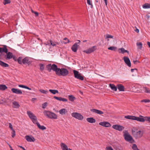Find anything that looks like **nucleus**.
I'll return each instance as SVG.
<instances>
[{
  "label": "nucleus",
  "instance_id": "nucleus-1",
  "mask_svg": "<svg viewBox=\"0 0 150 150\" xmlns=\"http://www.w3.org/2000/svg\"><path fill=\"white\" fill-rule=\"evenodd\" d=\"M125 118L127 119L137 120L142 122H144L146 121L150 123V117H143L140 115L139 117H136L134 116L129 115L125 116Z\"/></svg>",
  "mask_w": 150,
  "mask_h": 150
},
{
  "label": "nucleus",
  "instance_id": "nucleus-2",
  "mask_svg": "<svg viewBox=\"0 0 150 150\" xmlns=\"http://www.w3.org/2000/svg\"><path fill=\"white\" fill-rule=\"evenodd\" d=\"M132 133L133 137L136 139H138L141 138L144 134L143 130H141L136 128H134L132 130Z\"/></svg>",
  "mask_w": 150,
  "mask_h": 150
},
{
  "label": "nucleus",
  "instance_id": "nucleus-3",
  "mask_svg": "<svg viewBox=\"0 0 150 150\" xmlns=\"http://www.w3.org/2000/svg\"><path fill=\"white\" fill-rule=\"evenodd\" d=\"M55 73L56 75L59 76H67L69 74L68 71L65 68H62L61 69L58 68L57 66L55 71Z\"/></svg>",
  "mask_w": 150,
  "mask_h": 150
},
{
  "label": "nucleus",
  "instance_id": "nucleus-4",
  "mask_svg": "<svg viewBox=\"0 0 150 150\" xmlns=\"http://www.w3.org/2000/svg\"><path fill=\"white\" fill-rule=\"evenodd\" d=\"M17 62L20 64H27L28 65L30 64L32 62L30 58L29 57L23 58L22 57H20L17 59Z\"/></svg>",
  "mask_w": 150,
  "mask_h": 150
},
{
  "label": "nucleus",
  "instance_id": "nucleus-5",
  "mask_svg": "<svg viewBox=\"0 0 150 150\" xmlns=\"http://www.w3.org/2000/svg\"><path fill=\"white\" fill-rule=\"evenodd\" d=\"M43 113L45 116L49 118L56 119L57 118V115L55 113L49 110H45L44 111Z\"/></svg>",
  "mask_w": 150,
  "mask_h": 150
},
{
  "label": "nucleus",
  "instance_id": "nucleus-6",
  "mask_svg": "<svg viewBox=\"0 0 150 150\" xmlns=\"http://www.w3.org/2000/svg\"><path fill=\"white\" fill-rule=\"evenodd\" d=\"M124 133L123 137L125 140L130 143H132L135 142L134 140L133 139L132 137L128 132V131L125 130L123 132Z\"/></svg>",
  "mask_w": 150,
  "mask_h": 150
},
{
  "label": "nucleus",
  "instance_id": "nucleus-7",
  "mask_svg": "<svg viewBox=\"0 0 150 150\" xmlns=\"http://www.w3.org/2000/svg\"><path fill=\"white\" fill-rule=\"evenodd\" d=\"M27 114L33 122L35 124L38 122L36 116L31 111H28Z\"/></svg>",
  "mask_w": 150,
  "mask_h": 150
},
{
  "label": "nucleus",
  "instance_id": "nucleus-8",
  "mask_svg": "<svg viewBox=\"0 0 150 150\" xmlns=\"http://www.w3.org/2000/svg\"><path fill=\"white\" fill-rule=\"evenodd\" d=\"M71 116L74 117L79 120H82L84 119L81 113L74 112L71 113Z\"/></svg>",
  "mask_w": 150,
  "mask_h": 150
},
{
  "label": "nucleus",
  "instance_id": "nucleus-9",
  "mask_svg": "<svg viewBox=\"0 0 150 150\" xmlns=\"http://www.w3.org/2000/svg\"><path fill=\"white\" fill-rule=\"evenodd\" d=\"M57 65L55 64H49L47 65L46 68L47 70L49 72L51 71L52 70L55 72L56 68H57Z\"/></svg>",
  "mask_w": 150,
  "mask_h": 150
},
{
  "label": "nucleus",
  "instance_id": "nucleus-10",
  "mask_svg": "<svg viewBox=\"0 0 150 150\" xmlns=\"http://www.w3.org/2000/svg\"><path fill=\"white\" fill-rule=\"evenodd\" d=\"M73 73L74 77L75 78L82 81L83 80L84 77L83 76H81V74L78 71L74 70L73 71Z\"/></svg>",
  "mask_w": 150,
  "mask_h": 150
},
{
  "label": "nucleus",
  "instance_id": "nucleus-11",
  "mask_svg": "<svg viewBox=\"0 0 150 150\" xmlns=\"http://www.w3.org/2000/svg\"><path fill=\"white\" fill-rule=\"evenodd\" d=\"M97 47L96 46H93L90 48L86 50H84L83 52L84 53H85L87 54H90L96 50Z\"/></svg>",
  "mask_w": 150,
  "mask_h": 150
},
{
  "label": "nucleus",
  "instance_id": "nucleus-12",
  "mask_svg": "<svg viewBox=\"0 0 150 150\" xmlns=\"http://www.w3.org/2000/svg\"><path fill=\"white\" fill-rule=\"evenodd\" d=\"M112 127L114 129L120 131H122L124 129L123 126L118 125H113Z\"/></svg>",
  "mask_w": 150,
  "mask_h": 150
},
{
  "label": "nucleus",
  "instance_id": "nucleus-13",
  "mask_svg": "<svg viewBox=\"0 0 150 150\" xmlns=\"http://www.w3.org/2000/svg\"><path fill=\"white\" fill-rule=\"evenodd\" d=\"M99 124L104 127H108L111 126V124L107 121H103L100 122Z\"/></svg>",
  "mask_w": 150,
  "mask_h": 150
},
{
  "label": "nucleus",
  "instance_id": "nucleus-14",
  "mask_svg": "<svg viewBox=\"0 0 150 150\" xmlns=\"http://www.w3.org/2000/svg\"><path fill=\"white\" fill-rule=\"evenodd\" d=\"M78 41L79 42L75 43L73 45L71 48L72 50L74 52H76L79 46V45H77V43H79L80 42V41L79 40H78Z\"/></svg>",
  "mask_w": 150,
  "mask_h": 150
},
{
  "label": "nucleus",
  "instance_id": "nucleus-15",
  "mask_svg": "<svg viewBox=\"0 0 150 150\" xmlns=\"http://www.w3.org/2000/svg\"><path fill=\"white\" fill-rule=\"evenodd\" d=\"M25 138L26 140L28 142H34L35 141V138L32 136L26 135Z\"/></svg>",
  "mask_w": 150,
  "mask_h": 150
},
{
  "label": "nucleus",
  "instance_id": "nucleus-16",
  "mask_svg": "<svg viewBox=\"0 0 150 150\" xmlns=\"http://www.w3.org/2000/svg\"><path fill=\"white\" fill-rule=\"evenodd\" d=\"M124 60L127 66L130 67H131V63L129 59L127 57L125 56L123 57Z\"/></svg>",
  "mask_w": 150,
  "mask_h": 150
},
{
  "label": "nucleus",
  "instance_id": "nucleus-17",
  "mask_svg": "<svg viewBox=\"0 0 150 150\" xmlns=\"http://www.w3.org/2000/svg\"><path fill=\"white\" fill-rule=\"evenodd\" d=\"M11 91L14 93L18 94H22V91L19 89L13 88L11 89Z\"/></svg>",
  "mask_w": 150,
  "mask_h": 150
},
{
  "label": "nucleus",
  "instance_id": "nucleus-18",
  "mask_svg": "<svg viewBox=\"0 0 150 150\" xmlns=\"http://www.w3.org/2000/svg\"><path fill=\"white\" fill-rule=\"evenodd\" d=\"M61 146L62 150H72L70 148H68L67 146L64 143H61Z\"/></svg>",
  "mask_w": 150,
  "mask_h": 150
},
{
  "label": "nucleus",
  "instance_id": "nucleus-19",
  "mask_svg": "<svg viewBox=\"0 0 150 150\" xmlns=\"http://www.w3.org/2000/svg\"><path fill=\"white\" fill-rule=\"evenodd\" d=\"M91 111L95 112L96 113L99 114V115H102L103 114V112L101 110H97L96 109H91Z\"/></svg>",
  "mask_w": 150,
  "mask_h": 150
},
{
  "label": "nucleus",
  "instance_id": "nucleus-20",
  "mask_svg": "<svg viewBox=\"0 0 150 150\" xmlns=\"http://www.w3.org/2000/svg\"><path fill=\"white\" fill-rule=\"evenodd\" d=\"M59 112L60 114L63 115L67 113V111L66 109L62 108L60 110Z\"/></svg>",
  "mask_w": 150,
  "mask_h": 150
},
{
  "label": "nucleus",
  "instance_id": "nucleus-21",
  "mask_svg": "<svg viewBox=\"0 0 150 150\" xmlns=\"http://www.w3.org/2000/svg\"><path fill=\"white\" fill-rule=\"evenodd\" d=\"M54 98L55 99L59 101H62L63 102H66L67 101V100L65 98H62L61 97H58L56 96L54 97Z\"/></svg>",
  "mask_w": 150,
  "mask_h": 150
},
{
  "label": "nucleus",
  "instance_id": "nucleus-22",
  "mask_svg": "<svg viewBox=\"0 0 150 150\" xmlns=\"http://www.w3.org/2000/svg\"><path fill=\"white\" fill-rule=\"evenodd\" d=\"M141 91H143L144 93H150V88L147 87H143Z\"/></svg>",
  "mask_w": 150,
  "mask_h": 150
},
{
  "label": "nucleus",
  "instance_id": "nucleus-23",
  "mask_svg": "<svg viewBox=\"0 0 150 150\" xmlns=\"http://www.w3.org/2000/svg\"><path fill=\"white\" fill-rule=\"evenodd\" d=\"M13 107L14 108H18L20 107L19 103L16 101H14L12 102Z\"/></svg>",
  "mask_w": 150,
  "mask_h": 150
},
{
  "label": "nucleus",
  "instance_id": "nucleus-24",
  "mask_svg": "<svg viewBox=\"0 0 150 150\" xmlns=\"http://www.w3.org/2000/svg\"><path fill=\"white\" fill-rule=\"evenodd\" d=\"M87 121L90 123H94L96 122V120L93 117H90L86 118Z\"/></svg>",
  "mask_w": 150,
  "mask_h": 150
},
{
  "label": "nucleus",
  "instance_id": "nucleus-25",
  "mask_svg": "<svg viewBox=\"0 0 150 150\" xmlns=\"http://www.w3.org/2000/svg\"><path fill=\"white\" fill-rule=\"evenodd\" d=\"M118 89L120 91H124L125 88L124 86L121 84H118L117 85Z\"/></svg>",
  "mask_w": 150,
  "mask_h": 150
},
{
  "label": "nucleus",
  "instance_id": "nucleus-26",
  "mask_svg": "<svg viewBox=\"0 0 150 150\" xmlns=\"http://www.w3.org/2000/svg\"><path fill=\"white\" fill-rule=\"evenodd\" d=\"M119 52L120 53H122L124 54L125 52H127L128 54L129 53V51L127 50H125L124 48H122L118 49Z\"/></svg>",
  "mask_w": 150,
  "mask_h": 150
},
{
  "label": "nucleus",
  "instance_id": "nucleus-27",
  "mask_svg": "<svg viewBox=\"0 0 150 150\" xmlns=\"http://www.w3.org/2000/svg\"><path fill=\"white\" fill-rule=\"evenodd\" d=\"M38 127V128L41 130H44L46 129V127L44 126H41L40 124L37 122L36 123H35Z\"/></svg>",
  "mask_w": 150,
  "mask_h": 150
},
{
  "label": "nucleus",
  "instance_id": "nucleus-28",
  "mask_svg": "<svg viewBox=\"0 0 150 150\" xmlns=\"http://www.w3.org/2000/svg\"><path fill=\"white\" fill-rule=\"evenodd\" d=\"M109 86L111 88L115 91H116L117 90V87L114 84H110Z\"/></svg>",
  "mask_w": 150,
  "mask_h": 150
},
{
  "label": "nucleus",
  "instance_id": "nucleus-29",
  "mask_svg": "<svg viewBox=\"0 0 150 150\" xmlns=\"http://www.w3.org/2000/svg\"><path fill=\"white\" fill-rule=\"evenodd\" d=\"M0 65L3 67H7L9 66L8 65L4 62L0 60Z\"/></svg>",
  "mask_w": 150,
  "mask_h": 150
},
{
  "label": "nucleus",
  "instance_id": "nucleus-30",
  "mask_svg": "<svg viewBox=\"0 0 150 150\" xmlns=\"http://www.w3.org/2000/svg\"><path fill=\"white\" fill-rule=\"evenodd\" d=\"M7 87L4 85H0V90L4 91L7 89Z\"/></svg>",
  "mask_w": 150,
  "mask_h": 150
},
{
  "label": "nucleus",
  "instance_id": "nucleus-31",
  "mask_svg": "<svg viewBox=\"0 0 150 150\" xmlns=\"http://www.w3.org/2000/svg\"><path fill=\"white\" fill-rule=\"evenodd\" d=\"M50 45H52V46L54 47L56 45H58L59 43L57 42H53L51 40H50Z\"/></svg>",
  "mask_w": 150,
  "mask_h": 150
},
{
  "label": "nucleus",
  "instance_id": "nucleus-32",
  "mask_svg": "<svg viewBox=\"0 0 150 150\" xmlns=\"http://www.w3.org/2000/svg\"><path fill=\"white\" fill-rule=\"evenodd\" d=\"M49 91L50 92L54 94H55L56 93H59L58 91L56 90L50 89Z\"/></svg>",
  "mask_w": 150,
  "mask_h": 150
},
{
  "label": "nucleus",
  "instance_id": "nucleus-33",
  "mask_svg": "<svg viewBox=\"0 0 150 150\" xmlns=\"http://www.w3.org/2000/svg\"><path fill=\"white\" fill-rule=\"evenodd\" d=\"M142 7L144 8H150V4H145L142 6Z\"/></svg>",
  "mask_w": 150,
  "mask_h": 150
},
{
  "label": "nucleus",
  "instance_id": "nucleus-34",
  "mask_svg": "<svg viewBox=\"0 0 150 150\" xmlns=\"http://www.w3.org/2000/svg\"><path fill=\"white\" fill-rule=\"evenodd\" d=\"M69 98L70 101H74L75 99V98L72 95H69Z\"/></svg>",
  "mask_w": 150,
  "mask_h": 150
},
{
  "label": "nucleus",
  "instance_id": "nucleus-35",
  "mask_svg": "<svg viewBox=\"0 0 150 150\" xmlns=\"http://www.w3.org/2000/svg\"><path fill=\"white\" fill-rule=\"evenodd\" d=\"M40 70L42 71L44 70L45 66L43 64H40Z\"/></svg>",
  "mask_w": 150,
  "mask_h": 150
},
{
  "label": "nucleus",
  "instance_id": "nucleus-36",
  "mask_svg": "<svg viewBox=\"0 0 150 150\" xmlns=\"http://www.w3.org/2000/svg\"><path fill=\"white\" fill-rule=\"evenodd\" d=\"M132 148L133 150H140L137 148V145L135 144H134L132 145Z\"/></svg>",
  "mask_w": 150,
  "mask_h": 150
},
{
  "label": "nucleus",
  "instance_id": "nucleus-37",
  "mask_svg": "<svg viewBox=\"0 0 150 150\" xmlns=\"http://www.w3.org/2000/svg\"><path fill=\"white\" fill-rule=\"evenodd\" d=\"M137 45L138 46V48L140 49H141L142 47V44L141 42H137Z\"/></svg>",
  "mask_w": 150,
  "mask_h": 150
},
{
  "label": "nucleus",
  "instance_id": "nucleus-38",
  "mask_svg": "<svg viewBox=\"0 0 150 150\" xmlns=\"http://www.w3.org/2000/svg\"><path fill=\"white\" fill-rule=\"evenodd\" d=\"M39 91L41 93L45 94H47L48 92V91L42 89H40Z\"/></svg>",
  "mask_w": 150,
  "mask_h": 150
},
{
  "label": "nucleus",
  "instance_id": "nucleus-39",
  "mask_svg": "<svg viewBox=\"0 0 150 150\" xmlns=\"http://www.w3.org/2000/svg\"><path fill=\"white\" fill-rule=\"evenodd\" d=\"M105 39H108L109 38H113V36L109 35V34H106L105 36Z\"/></svg>",
  "mask_w": 150,
  "mask_h": 150
},
{
  "label": "nucleus",
  "instance_id": "nucleus-40",
  "mask_svg": "<svg viewBox=\"0 0 150 150\" xmlns=\"http://www.w3.org/2000/svg\"><path fill=\"white\" fill-rule=\"evenodd\" d=\"M116 49L117 48L116 47L114 46L108 48V49L109 50L114 51H115Z\"/></svg>",
  "mask_w": 150,
  "mask_h": 150
},
{
  "label": "nucleus",
  "instance_id": "nucleus-41",
  "mask_svg": "<svg viewBox=\"0 0 150 150\" xmlns=\"http://www.w3.org/2000/svg\"><path fill=\"white\" fill-rule=\"evenodd\" d=\"M11 3V1L10 0H4L3 4L4 5L9 4Z\"/></svg>",
  "mask_w": 150,
  "mask_h": 150
},
{
  "label": "nucleus",
  "instance_id": "nucleus-42",
  "mask_svg": "<svg viewBox=\"0 0 150 150\" xmlns=\"http://www.w3.org/2000/svg\"><path fill=\"white\" fill-rule=\"evenodd\" d=\"M87 1L88 4L90 5L91 7L92 8L93 6L92 1L90 0H87Z\"/></svg>",
  "mask_w": 150,
  "mask_h": 150
},
{
  "label": "nucleus",
  "instance_id": "nucleus-43",
  "mask_svg": "<svg viewBox=\"0 0 150 150\" xmlns=\"http://www.w3.org/2000/svg\"><path fill=\"white\" fill-rule=\"evenodd\" d=\"M47 102H46L42 104V108L43 109L45 108L47 106Z\"/></svg>",
  "mask_w": 150,
  "mask_h": 150
},
{
  "label": "nucleus",
  "instance_id": "nucleus-44",
  "mask_svg": "<svg viewBox=\"0 0 150 150\" xmlns=\"http://www.w3.org/2000/svg\"><path fill=\"white\" fill-rule=\"evenodd\" d=\"M141 102H142L149 103L150 102V100L149 99H146L142 100Z\"/></svg>",
  "mask_w": 150,
  "mask_h": 150
},
{
  "label": "nucleus",
  "instance_id": "nucleus-45",
  "mask_svg": "<svg viewBox=\"0 0 150 150\" xmlns=\"http://www.w3.org/2000/svg\"><path fill=\"white\" fill-rule=\"evenodd\" d=\"M105 150H114L111 146H108L106 147Z\"/></svg>",
  "mask_w": 150,
  "mask_h": 150
},
{
  "label": "nucleus",
  "instance_id": "nucleus-46",
  "mask_svg": "<svg viewBox=\"0 0 150 150\" xmlns=\"http://www.w3.org/2000/svg\"><path fill=\"white\" fill-rule=\"evenodd\" d=\"M64 40L65 41V42H64V44L68 43L70 42L69 40H68L67 38H64Z\"/></svg>",
  "mask_w": 150,
  "mask_h": 150
},
{
  "label": "nucleus",
  "instance_id": "nucleus-47",
  "mask_svg": "<svg viewBox=\"0 0 150 150\" xmlns=\"http://www.w3.org/2000/svg\"><path fill=\"white\" fill-rule=\"evenodd\" d=\"M12 137L13 138L15 136V131L14 130H13L12 131Z\"/></svg>",
  "mask_w": 150,
  "mask_h": 150
},
{
  "label": "nucleus",
  "instance_id": "nucleus-48",
  "mask_svg": "<svg viewBox=\"0 0 150 150\" xmlns=\"http://www.w3.org/2000/svg\"><path fill=\"white\" fill-rule=\"evenodd\" d=\"M9 127L11 129L12 131L14 130V129H13V128L12 127V125L11 123H9Z\"/></svg>",
  "mask_w": 150,
  "mask_h": 150
},
{
  "label": "nucleus",
  "instance_id": "nucleus-49",
  "mask_svg": "<svg viewBox=\"0 0 150 150\" xmlns=\"http://www.w3.org/2000/svg\"><path fill=\"white\" fill-rule=\"evenodd\" d=\"M32 12L33 13H34L35 14V15L36 16H38V12H34L33 11H32Z\"/></svg>",
  "mask_w": 150,
  "mask_h": 150
},
{
  "label": "nucleus",
  "instance_id": "nucleus-50",
  "mask_svg": "<svg viewBox=\"0 0 150 150\" xmlns=\"http://www.w3.org/2000/svg\"><path fill=\"white\" fill-rule=\"evenodd\" d=\"M24 88L27 89L29 90H31V88H30L28 87L25 86V87H24Z\"/></svg>",
  "mask_w": 150,
  "mask_h": 150
},
{
  "label": "nucleus",
  "instance_id": "nucleus-51",
  "mask_svg": "<svg viewBox=\"0 0 150 150\" xmlns=\"http://www.w3.org/2000/svg\"><path fill=\"white\" fill-rule=\"evenodd\" d=\"M25 86L22 85H18L19 87H20L22 88H24V87H25Z\"/></svg>",
  "mask_w": 150,
  "mask_h": 150
},
{
  "label": "nucleus",
  "instance_id": "nucleus-52",
  "mask_svg": "<svg viewBox=\"0 0 150 150\" xmlns=\"http://www.w3.org/2000/svg\"><path fill=\"white\" fill-rule=\"evenodd\" d=\"M44 44L46 45H50V43L48 41L46 43H45Z\"/></svg>",
  "mask_w": 150,
  "mask_h": 150
},
{
  "label": "nucleus",
  "instance_id": "nucleus-53",
  "mask_svg": "<svg viewBox=\"0 0 150 150\" xmlns=\"http://www.w3.org/2000/svg\"><path fill=\"white\" fill-rule=\"evenodd\" d=\"M133 62L134 64H137V62H139L137 60L134 61Z\"/></svg>",
  "mask_w": 150,
  "mask_h": 150
},
{
  "label": "nucleus",
  "instance_id": "nucleus-54",
  "mask_svg": "<svg viewBox=\"0 0 150 150\" xmlns=\"http://www.w3.org/2000/svg\"><path fill=\"white\" fill-rule=\"evenodd\" d=\"M19 147L21 148L23 150H26L23 147H22L21 146H18Z\"/></svg>",
  "mask_w": 150,
  "mask_h": 150
},
{
  "label": "nucleus",
  "instance_id": "nucleus-55",
  "mask_svg": "<svg viewBox=\"0 0 150 150\" xmlns=\"http://www.w3.org/2000/svg\"><path fill=\"white\" fill-rule=\"evenodd\" d=\"M13 59H14V60L15 61H17V59H16V57H13Z\"/></svg>",
  "mask_w": 150,
  "mask_h": 150
},
{
  "label": "nucleus",
  "instance_id": "nucleus-56",
  "mask_svg": "<svg viewBox=\"0 0 150 150\" xmlns=\"http://www.w3.org/2000/svg\"><path fill=\"white\" fill-rule=\"evenodd\" d=\"M147 44L148 45L149 47L150 48V42H147Z\"/></svg>",
  "mask_w": 150,
  "mask_h": 150
},
{
  "label": "nucleus",
  "instance_id": "nucleus-57",
  "mask_svg": "<svg viewBox=\"0 0 150 150\" xmlns=\"http://www.w3.org/2000/svg\"><path fill=\"white\" fill-rule=\"evenodd\" d=\"M104 2L105 3V5H107V0H104Z\"/></svg>",
  "mask_w": 150,
  "mask_h": 150
},
{
  "label": "nucleus",
  "instance_id": "nucleus-58",
  "mask_svg": "<svg viewBox=\"0 0 150 150\" xmlns=\"http://www.w3.org/2000/svg\"><path fill=\"white\" fill-rule=\"evenodd\" d=\"M137 69H131V71L132 72H133L134 71V70H137Z\"/></svg>",
  "mask_w": 150,
  "mask_h": 150
},
{
  "label": "nucleus",
  "instance_id": "nucleus-59",
  "mask_svg": "<svg viewBox=\"0 0 150 150\" xmlns=\"http://www.w3.org/2000/svg\"><path fill=\"white\" fill-rule=\"evenodd\" d=\"M135 31L137 32V33H138L139 32V30L138 29H136V30H135Z\"/></svg>",
  "mask_w": 150,
  "mask_h": 150
},
{
  "label": "nucleus",
  "instance_id": "nucleus-60",
  "mask_svg": "<svg viewBox=\"0 0 150 150\" xmlns=\"http://www.w3.org/2000/svg\"><path fill=\"white\" fill-rule=\"evenodd\" d=\"M36 99V98H33L32 99V101H34Z\"/></svg>",
  "mask_w": 150,
  "mask_h": 150
},
{
  "label": "nucleus",
  "instance_id": "nucleus-61",
  "mask_svg": "<svg viewBox=\"0 0 150 150\" xmlns=\"http://www.w3.org/2000/svg\"><path fill=\"white\" fill-rule=\"evenodd\" d=\"M10 148H11V150H14V149H12L11 146L10 145H9Z\"/></svg>",
  "mask_w": 150,
  "mask_h": 150
},
{
  "label": "nucleus",
  "instance_id": "nucleus-62",
  "mask_svg": "<svg viewBox=\"0 0 150 150\" xmlns=\"http://www.w3.org/2000/svg\"><path fill=\"white\" fill-rule=\"evenodd\" d=\"M38 40H40V38H38Z\"/></svg>",
  "mask_w": 150,
  "mask_h": 150
},
{
  "label": "nucleus",
  "instance_id": "nucleus-63",
  "mask_svg": "<svg viewBox=\"0 0 150 150\" xmlns=\"http://www.w3.org/2000/svg\"><path fill=\"white\" fill-rule=\"evenodd\" d=\"M86 40H85V41H84L83 42H86Z\"/></svg>",
  "mask_w": 150,
  "mask_h": 150
},
{
  "label": "nucleus",
  "instance_id": "nucleus-64",
  "mask_svg": "<svg viewBox=\"0 0 150 150\" xmlns=\"http://www.w3.org/2000/svg\"><path fill=\"white\" fill-rule=\"evenodd\" d=\"M149 18V16H148V18Z\"/></svg>",
  "mask_w": 150,
  "mask_h": 150
}]
</instances>
